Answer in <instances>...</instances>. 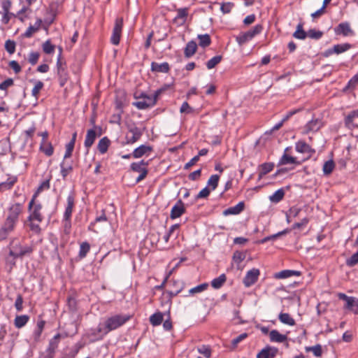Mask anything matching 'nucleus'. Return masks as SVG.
Returning <instances> with one entry per match:
<instances>
[{
	"instance_id": "1",
	"label": "nucleus",
	"mask_w": 358,
	"mask_h": 358,
	"mask_svg": "<svg viewBox=\"0 0 358 358\" xmlns=\"http://www.w3.org/2000/svg\"><path fill=\"white\" fill-rule=\"evenodd\" d=\"M130 319V316L127 315H115L108 317L105 323L104 328L99 326V331L108 333L110 331L115 330L118 327L122 326Z\"/></svg>"
},
{
	"instance_id": "2",
	"label": "nucleus",
	"mask_w": 358,
	"mask_h": 358,
	"mask_svg": "<svg viewBox=\"0 0 358 358\" xmlns=\"http://www.w3.org/2000/svg\"><path fill=\"white\" fill-rule=\"evenodd\" d=\"M162 90H157L154 95H147L141 93L140 96H135L138 101L133 103V105L139 110H145L155 105L158 96L161 94Z\"/></svg>"
},
{
	"instance_id": "3",
	"label": "nucleus",
	"mask_w": 358,
	"mask_h": 358,
	"mask_svg": "<svg viewBox=\"0 0 358 358\" xmlns=\"http://www.w3.org/2000/svg\"><path fill=\"white\" fill-rule=\"evenodd\" d=\"M36 197V194H34L29 203L28 210L29 211V215L27 220H36L37 222H41L43 220V216L41 213L42 205L35 202Z\"/></svg>"
},
{
	"instance_id": "4",
	"label": "nucleus",
	"mask_w": 358,
	"mask_h": 358,
	"mask_svg": "<svg viewBox=\"0 0 358 358\" xmlns=\"http://www.w3.org/2000/svg\"><path fill=\"white\" fill-rule=\"evenodd\" d=\"M262 30V27L259 24H257L249 31L241 33L236 37V41L239 45H243V44L252 40L256 35L259 34Z\"/></svg>"
},
{
	"instance_id": "5",
	"label": "nucleus",
	"mask_w": 358,
	"mask_h": 358,
	"mask_svg": "<svg viewBox=\"0 0 358 358\" xmlns=\"http://www.w3.org/2000/svg\"><path fill=\"white\" fill-rule=\"evenodd\" d=\"M148 162H145L144 160L131 164V169L134 172L140 173V175L136 178V182H141L146 177L148 174Z\"/></svg>"
},
{
	"instance_id": "6",
	"label": "nucleus",
	"mask_w": 358,
	"mask_h": 358,
	"mask_svg": "<svg viewBox=\"0 0 358 358\" xmlns=\"http://www.w3.org/2000/svg\"><path fill=\"white\" fill-rule=\"evenodd\" d=\"M32 250L31 246L18 244L13 247V249L10 251V255L14 257H23L30 254Z\"/></svg>"
},
{
	"instance_id": "7",
	"label": "nucleus",
	"mask_w": 358,
	"mask_h": 358,
	"mask_svg": "<svg viewBox=\"0 0 358 358\" xmlns=\"http://www.w3.org/2000/svg\"><path fill=\"white\" fill-rule=\"evenodd\" d=\"M123 25V20L122 18H117L115 20V26L113 30V34L111 36V43L113 45H118L120 40V36L122 33V29Z\"/></svg>"
},
{
	"instance_id": "8",
	"label": "nucleus",
	"mask_w": 358,
	"mask_h": 358,
	"mask_svg": "<svg viewBox=\"0 0 358 358\" xmlns=\"http://www.w3.org/2000/svg\"><path fill=\"white\" fill-rule=\"evenodd\" d=\"M345 125L350 129L358 128V108L350 112L345 116Z\"/></svg>"
},
{
	"instance_id": "9",
	"label": "nucleus",
	"mask_w": 358,
	"mask_h": 358,
	"mask_svg": "<svg viewBox=\"0 0 358 358\" xmlns=\"http://www.w3.org/2000/svg\"><path fill=\"white\" fill-rule=\"evenodd\" d=\"M259 274V270L257 268H252L248 271L243 279L245 286L248 287L255 284L257 282Z\"/></svg>"
},
{
	"instance_id": "10",
	"label": "nucleus",
	"mask_w": 358,
	"mask_h": 358,
	"mask_svg": "<svg viewBox=\"0 0 358 358\" xmlns=\"http://www.w3.org/2000/svg\"><path fill=\"white\" fill-rule=\"evenodd\" d=\"M16 223H17L16 221L6 217V220L2 228L0 230V239L1 240L5 239L7 237L8 234L14 230Z\"/></svg>"
},
{
	"instance_id": "11",
	"label": "nucleus",
	"mask_w": 358,
	"mask_h": 358,
	"mask_svg": "<svg viewBox=\"0 0 358 358\" xmlns=\"http://www.w3.org/2000/svg\"><path fill=\"white\" fill-rule=\"evenodd\" d=\"M322 127V122L320 119H313L303 127V133L316 132Z\"/></svg>"
},
{
	"instance_id": "12",
	"label": "nucleus",
	"mask_w": 358,
	"mask_h": 358,
	"mask_svg": "<svg viewBox=\"0 0 358 358\" xmlns=\"http://www.w3.org/2000/svg\"><path fill=\"white\" fill-rule=\"evenodd\" d=\"M185 211L184 203L179 200L171 208L170 217L172 220L180 217Z\"/></svg>"
},
{
	"instance_id": "13",
	"label": "nucleus",
	"mask_w": 358,
	"mask_h": 358,
	"mask_svg": "<svg viewBox=\"0 0 358 358\" xmlns=\"http://www.w3.org/2000/svg\"><path fill=\"white\" fill-rule=\"evenodd\" d=\"M188 8H181L176 10L177 15L173 19L174 23L178 25H183L188 15Z\"/></svg>"
},
{
	"instance_id": "14",
	"label": "nucleus",
	"mask_w": 358,
	"mask_h": 358,
	"mask_svg": "<svg viewBox=\"0 0 358 358\" xmlns=\"http://www.w3.org/2000/svg\"><path fill=\"white\" fill-rule=\"evenodd\" d=\"M129 133L131 134V136H129V134L127 136V142L129 143H134L136 142L142 135L141 129L135 125L129 127Z\"/></svg>"
},
{
	"instance_id": "15",
	"label": "nucleus",
	"mask_w": 358,
	"mask_h": 358,
	"mask_svg": "<svg viewBox=\"0 0 358 358\" xmlns=\"http://www.w3.org/2000/svg\"><path fill=\"white\" fill-rule=\"evenodd\" d=\"M22 211V206L20 203H15L8 210L7 218L17 222L19 215Z\"/></svg>"
},
{
	"instance_id": "16",
	"label": "nucleus",
	"mask_w": 358,
	"mask_h": 358,
	"mask_svg": "<svg viewBox=\"0 0 358 358\" xmlns=\"http://www.w3.org/2000/svg\"><path fill=\"white\" fill-rule=\"evenodd\" d=\"M244 208H245L244 202L241 201L236 206L228 208L227 209L224 210L223 211V215L225 216H227L229 215H238L244 210Z\"/></svg>"
},
{
	"instance_id": "17",
	"label": "nucleus",
	"mask_w": 358,
	"mask_h": 358,
	"mask_svg": "<svg viewBox=\"0 0 358 358\" xmlns=\"http://www.w3.org/2000/svg\"><path fill=\"white\" fill-rule=\"evenodd\" d=\"M336 34H342L345 36H349L352 34V31L350 27V24L347 22H343L339 24L335 29Z\"/></svg>"
},
{
	"instance_id": "18",
	"label": "nucleus",
	"mask_w": 358,
	"mask_h": 358,
	"mask_svg": "<svg viewBox=\"0 0 358 358\" xmlns=\"http://www.w3.org/2000/svg\"><path fill=\"white\" fill-rule=\"evenodd\" d=\"M269 338L271 342L283 343L287 341L286 335L280 334L278 330L273 329L269 332Z\"/></svg>"
},
{
	"instance_id": "19",
	"label": "nucleus",
	"mask_w": 358,
	"mask_h": 358,
	"mask_svg": "<svg viewBox=\"0 0 358 358\" xmlns=\"http://www.w3.org/2000/svg\"><path fill=\"white\" fill-rule=\"evenodd\" d=\"M152 150V148L150 146L142 145L138 148H136L133 152V157L134 158H140L150 152Z\"/></svg>"
},
{
	"instance_id": "20",
	"label": "nucleus",
	"mask_w": 358,
	"mask_h": 358,
	"mask_svg": "<svg viewBox=\"0 0 358 358\" xmlns=\"http://www.w3.org/2000/svg\"><path fill=\"white\" fill-rule=\"evenodd\" d=\"M74 206V199L73 197L71 196H69L67 197V206L66 207L64 213V220H70L72 212H73V208Z\"/></svg>"
},
{
	"instance_id": "21",
	"label": "nucleus",
	"mask_w": 358,
	"mask_h": 358,
	"mask_svg": "<svg viewBox=\"0 0 358 358\" xmlns=\"http://www.w3.org/2000/svg\"><path fill=\"white\" fill-rule=\"evenodd\" d=\"M42 24V20L38 18L36 20V22L33 25H30L27 29L26 30L24 33V36L29 38L31 37L34 33L38 31L41 26Z\"/></svg>"
},
{
	"instance_id": "22",
	"label": "nucleus",
	"mask_w": 358,
	"mask_h": 358,
	"mask_svg": "<svg viewBox=\"0 0 358 358\" xmlns=\"http://www.w3.org/2000/svg\"><path fill=\"white\" fill-rule=\"evenodd\" d=\"M96 138V133L94 129H89L87 132L85 140V146L87 149L90 148L94 143L95 139Z\"/></svg>"
},
{
	"instance_id": "23",
	"label": "nucleus",
	"mask_w": 358,
	"mask_h": 358,
	"mask_svg": "<svg viewBox=\"0 0 358 358\" xmlns=\"http://www.w3.org/2000/svg\"><path fill=\"white\" fill-rule=\"evenodd\" d=\"M293 275L299 276L300 275V272L293 270H284L280 272L276 273L274 276L275 278L278 279H285Z\"/></svg>"
},
{
	"instance_id": "24",
	"label": "nucleus",
	"mask_w": 358,
	"mask_h": 358,
	"mask_svg": "<svg viewBox=\"0 0 358 358\" xmlns=\"http://www.w3.org/2000/svg\"><path fill=\"white\" fill-rule=\"evenodd\" d=\"M151 69L152 71L166 73L169 70V65L167 62L159 64L157 62H152L151 64Z\"/></svg>"
},
{
	"instance_id": "25",
	"label": "nucleus",
	"mask_w": 358,
	"mask_h": 358,
	"mask_svg": "<svg viewBox=\"0 0 358 358\" xmlns=\"http://www.w3.org/2000/svg\"><path fill=\"white\" fill-rule=\"evenodd\" d=\"M295 148L296 150L300 153H310L313 152V150L310 148V146L306 142L302 141H299L296 143Z\"/></svg>"
},
{
	"instance_id": "26",
	"label": "nucleus",
	"mask_w": 358,
	"mask_h": 358,
	"mask_svg": "<svg viewBox=\"0 0 358 358\" xmlns=\"http://www.w3.org/2000/svg\"><path fill=\"white\" fill-rule=\"evenodd\" d=\"M279 320L284 324L294 326L295 320L288 313H281L278 315Z\"/></svg>"
},
{
	"instance_id": "27",
	"label": "nucleus",
	"mask_w": 358,
	"mask_h": 358,
	"mask_svg": "<svg viewBox=\"0 0 358 358\" xmlns=\"http://www.w3.org/2000/svg\"><path fill=\"white\" fill-rule=\"evenodd\" d=\"M345 308L355 313H358V299L352 296L350 297L345 302Z\"/></svg>"
},
{
	"instance_id": "28",
	"label": "nucleus",
	"mask_w": 358,
	"mask_h": 358,
	"mask_svg": "<svg viewBox=\"0 0 358 358\" xmlns=\"http://www.w3.org/2000/svg\"><path fill=\"white\" fill-rule=\"evenodd\" d=\"M197 45L196 43L192 41L187 43L186 47L185 48V55L186 57H192L196 51Z\"/></svg>"
},
{
	"instance_id": "29",
	"label": "nucleus",
	"mask_w": 358,
	"mask_h": 358,
	"mask_svg": "<svg viewBox=\"0 0 358 358\" xmlns=\"http://www.w3.org/2000/svg\"><path fill=\"white\" fill-rule=\"evenodd\" d=\"M276 350L270 348L262 350L257 355V358H270L273 357Z\"/></svg>"
},
{
	"instance_id": "30",
	"label": "nucleus",
	"mask_w": 358,
	"mask_h": 358,
	"mask_svg": "<svg viewBox=\"0 0 358 358\" xmlns=\"http://www.w3.org/2000/svg\"><path fill=\"white\" fill-rule=\"evenodd\" d=\"M274 167L273 163H264L260 166V171L259 173V179H261L264 176L271 172Z\"/></svg>"
},
{
	"instance_id": "31",
	"label": "nucleus",
	"mask_w": 358,
	"mask_h": 358,
	"mask_svg": "<svg viewBox=\"0 0 358 358\" xmlns=\"http://www.w3.org/2000/svg\"><path fill=\"white\" fill-rule=\"evenodd\" d=\"M36 0H26V3H27V6H24L17 13V17L22 22H23L26 17V16H24L23 15L27 13V11H29L30 9L29 8V6L31 5L32 3H35Z\"/></svg>"
},
{
	"instance_id": "32",
	"label": "nucleus",
	"mask_w": 358,
	"mask_h": 358,
	"mask_svg": "<svg viewBox=\"0 0 358 358\" xmlns=\"http://www.w3.org/2000/svg\"><path fill=\"white\" fill-rule=\"evenodd\" d=\"M164 320V315L157 312L150 317V322L153 326H158L162 324Z\"/></svg>"
},
{
	"instance_id": "33",
	"label": "nucleus",
	"mask_w": 358,
	"mask_h": 358,
	"mask_svg": "<svg viewBox=\"0 0 358 358\" xmlns=\"http://www.w3.org/2000/svg\"><path fill=\"white\" fill-rule=\"evenodd\" d=\"M110 145V141L107 137L102 138L98 143V150L101 154H104L107 152L108 146Z\"/></svg>"
},
{
	"instance_id": "34",
	"label": "nucleus",
	"mask_w": 358,
	"mask_h": 358,
	"mask_svg": "<svg viewBox=\"0 0 358 358\" xmlns=\"http://www.w3.org/2000/svg\"><path fill=\"white\" fill-rule=\"evenodd\" d=\"M226 280L227 278L225 274H222L212 280L211 285L215 289H220L226 282Z\"/></svg>"
},
{
	"instance_id": "35",
	"label": "nucleus",
	"mask_w": 358,
	"mask_h": 358,
	"mask_svg": "<svg viewBox=\"0 0 358 358\" xmlns=\"http://www.w3.org/2000/svg\"><path fill=\"white\" fill-rule=\"evenodd\" d=\"M284 196L285 191L282 189H279L269 196V199L273 203H278L283 199Z\"/></svg>"
},
{
	"instance_id": "36",
	"label": "nucleus",
	"mask_w": 358,
	"mask_h": 358,
	"mask_svg": "<svg viewBox=\"0 0 358 358\" xmlns=\"http://www.w3.org/2000/svg\"><path fill=\"white\" fill-rule=\"evenodd\" d=\"M29 319V316L25 315L17 316L14 321L15 326L17 328H22L27 323Z\"/></svg>"
},
{
	"instance_id": "37",
	"label": "nucleus",
	"mask_w": 358,
	"mask_h": 358,
	"mask_svg": "<svg viewBox=\"0 0 358 358\" xmlns=\"http://www.w3.org/2000/svg\"><path fill=\"white\" fill-rule=\"evenodd\" d=\"M293 36L297 39L303 40L307 37V32L303 29L301 24H299L296 30L293 34Z\"/></svg>"
},
{
	"instance_id": "38",
	"label": "nucleus",
	"mask_w": 358,
	"mask_h": 358,
	"mask_svg": "<svg viewBox=\"0 0 358 358\" xmlns=\"http://www.w3.org/2000/svg\"><path fill=\"white\" fill-rule=\"evenodd\" d=\"M220 176L218 175H212L208 180L207 185L208 187L210 188V190H215L217 187L219 182Z\"/></svg>"
},
{
	"instance_id": "39",
	"label": "nucleus",
	"mask_w": 358,
	"mask_h": 358,
	"mask_svg": "<svg viewBox=\"0 0 358 358\" xmlns=\"http://www.w3.org/2000/svg\"><path fill=\"white\" fill-rule=\"evenodd\" d=\"M351 45L349 43H342L337 44L333 47V51H334L335 54H341L350 48Z\"/></svg>"
},
{
	"instance_id": "40",
	"label": "nucleus",
	"mask_w": 358,
	"mask_h": 358,
	"mask_svg": "<svg viewBox=\"0 0 358 358\" xmlns=\"http://www.w3.org/2000/svg\"><path fill=\"white\" fill-rule=\"evenodd\" d=\"M199 44L201 47H207L210 44V38L208 34L199 35Z\"/></svg>"
},
{
	"instance_id": "41",
	"label": "nucleus",
	"mask_w": 358,
	"mask_h": 358,
	"mask_svg": "<svg viewBox=\"0 0 358 358\" xmlns=\"http://www.w3.org/2000/svg\"><path fill=\"white\" fill-rule=\"evenodd\" d=\"M41 149L47 156H51L53 154V147L50 143L45 141L41 144Z\"/></svg>"
},
{
	"instance_id": "42",
	"label": "nucleus",
	"mask_w": 358,
	"mask_h": 358,
	"mask_svg": "<svg viewBox=\"0 0 358 358\" xmlns=\"http://www.w3.org/2000/svg\"><path fill=\"white\" fill-rule=\"evenodd\" d=\"M246 257V254L243 252L236 251L233 255V261L236 264H240Z\"/></svg>"
},
{
	"instance_id": "43",
	"label": "nucleus",
	"mask_w": 358,
	"mask_h": 358,
	"mask_svg": "<svg viewBox=\"0 0 358 358\" xmlns=\"http://www.w3.org/2000/svg\"><path fill=\"white\" fill-rule=\"evenodd\" d=\"M287 232H288V230H284V231H280L275 234L265 237L264 238L259 241V243L263 244L269 241H274L279 236L286 234Z\"/></svg>"
},
{
	"instance_id": "44",
	"label": "nucleus",
	"mask_w": 358,
	"mask_h": 358,
	"mask_svg": "<svg viewBox=\"0 0 358 358\" xmlns=\"http://www.w3.org/2000/svg\"><path fill=\"white\" fill-rule=\"evenodd\" d=\"M61 174L64 178L66 177V176L71 171L72 166L71 164H67L64 160L61 164Z\"/></svg>"
},
{
	"instance_id": "45",
	"label": "nucleus",
	"mask_w": 358,
	"mask_h": 358,
	"mask_svg": "<svg viewBox=\"0 0 358 358\" xmlns=\"http://www.w3.org/2000/svg\"><path fill=\"white\" fill-rule=\"evenodd\" d=\"M295 162H296V159L294 157L289 156L286 153H285L282 156V157L279 162V165L291 164H294Z\"/></svg>"
},
{
	"instance_id": "46",
	"label": "nucleus",
	"mask_w": 358,
	"mask_h": 358,
	"mask_svg": "<svg viewBox=\"0 0 358 358\" xmlns=\"http://www.w3.org/2000/svg\"><path fill=\"white\" fill-rule=\"evenodd\" d=\"M335 164L332 160H329L326 162L323 165V172L325 175L330 174L333 170L334 169Z\"/></svg>"
},
{
	"instance_id": "47",
	"label": "nucleus",
	"mask_w": 358,
	"mask_h": 358,
	"mask_svg": "<svg viewBox=\"0 0 358 358\" xmlns=\"http://www.w3.org/2000/svg\"><path fill=\"white\" fill-rule=\"evenodd\" d=\"M199 353L203 355L206 358H210L211 356L210 348L208 345H201L197 348Z\"/></svg>"
},
{
	"instance_id": "48",
	"label": "nucleus",
	"mask_w": 358,
	"mask_h": 358,
	"mask_svg": "<svg viewBox=\"0 0 358 358\" xmlns=\"http://www.w3.org/2000/svg\"><path fill=\"white\" fill-rule=\"evenodd\" d=\"M323 36V33L321 31L316 30L315 29H312L308 31L307 37H309L312 39H320Z\"/></svg>"
},
{
	"instance_id": "49",
	"label": "nucleus",
	"mask_w": 358,
	"mask_h": 358,
	"mask_svg": "<svg viewBox=\"0 0 358 358\" xmlns=\"http://www.w3.org/2000/svg\"><path fill=\"white\" fill-rule=\"evenodd\" d=\"M221 56H215L207 62L206 66L208 69H211L214 68L217 64H218L221 62Z\"/></svg>"
},
{
	"instance_id": "50",
	"label": "nucleus",
	"mask_w": 358,
	"mask_h": 358,
	"mask_svg": "<svg viewBox=\"0 0 358 358\" xmlns=\"http://www.w3.org/2000/svg\"><path fill=\"white\" fill-rule=\"evenodd\" d=\"M42 48L45 53L52 54L55 51V46L51 43L50 40H48L43 44Z\"/></svg>"
},
{
	"instance_id": "51",
	"label": "nucleus",
	"mask_w": 358,
	"mask_h": 358,
	"mask_svg": "<svg viewBox=\"0 0 358 358\" xmlns=\"http://www.w3.org/2000/svg\"><path fill=\"white\" fill-rule=\"evenodd\" d=\"M208 287V283H203L198 286H196L189 290V293L191 294H194L196 293H200L206 290Z\"/></svg>"
},
{
	"instance_id": "52",
	"label": "nucleus",
	"mask_w": 358,
	"mask_h": 358,
	"mask_svg": "<svg viewBox=\"0 0 358 358\" xmlns=\"http://www.w3.org/2000/svg\"><path fill=\"white\" fill-rule=\"evenodd\" d=\"M306 350L307 352H312L315 356L320 357L322 355V348L320 345H316L315 346L306 347Z\"/></svg>"
},
{
	"instance_id": "53",
	"label": "nucleus",
	"mask_w": 358,
	"mask_h": 358,
	"mask_svg": "<svg viewBox=\"0 0 358 358\" xmlns=\"http://www.w3.org/2000/svg\"><path fill=\"white\" fill-rule=\"evenodd\" d=\"M90 246L87 242L83 243L80 246L79 256L83 258L86 256L87 252L90 251Z\"/></svg>"
},
{
	"instance_id": "54",
	"label": "nucleus",
	"mask_w": 358,
	"mask_h": 358,
	"mask_svg": "<svg viewBox=\"0 0 358 358\" xmlns=\"http://www.w3.org/2000/svg\"><path fill=\"white\" fill-rule=\"evenodd\" d=\"M5 49L9 54H13L15 51V41L11 40H7L5 43Z\"/></svg>"
},
{
	"instance_id": "55",
	"label": "nucleus",
	"mask_w": 358,
	"mask_h": 358,
	"mask_svg": "<svg viewBox=\"0 0 358 358\" xmlns=\"http://www.w3.org/2000/svg\"><path fill=\"white\" fill-rule=\"evenodd\" d=\"M29 226L30 230L32 231L35 234H39L41 231V229L39 225V224L41 222H37L36 220H31V221H29Z\"/></svg>"
},
{
	"instance_id": "56",
	"label": "nucleus",
	"mask_w": 358,
	"mask_h": 358,
	"mask_svg": "<svg viewBox=\"0 0 358 358\" xmlns=\"http://www.w3.org/2000/svg\"><path fill=\"white\" fill-rule=\"evenodd\" d=\"M43 87V83L41 81L36 82L35 85H34V88L32 89L31 94L34 96L37 97L40 91L42 90Z\"/></svg>"
},
{
	"instance_id": "57",
	"label": "nucleus",
	"mask_w": 358,
	"mask_h": 358,
	"mask_svg": "<svg viewBox=\"0 0 358 358\" xmlns=\"http://www.w3.org/2000/svg\"><path fill=\"white\" fill-rule=\"evenodd\" d=\"M234 7V3L231 2L223 3L221 5L220 10L224 14L229 13Z\"/></svg>"
},
{
	"instance_id": "58",
	"label": "nucleus",
	"mask_w": 358,
	"mask_h": 358,
	"mask_svg": "<svg viewBox=\"0 0 358 358\" xmlns=\"http://www.w3.org/2000/svg\"><path fill=\"white\" fill-rule=\"evenodd\" d=\"M74 145H73V142H69L66 145V152L64 156V160H66V159L69 158L71 156L72 152L74 148Z\"/></svg>"
},
{
	"instance_id": "59",
	"label": "nucleus",
	"mask_w": 358,
	"mask_h": 358,
	"mask_svg": "<svg viewBox=\"0 0 358 358\" xmlns=\"http://www.w3.org/2000/svg\"><path fill=\"white\" fill-rule=\"evenodd\" d=\"M357 264H358V252L352 255L346 260V264L349 266H353Z\"/></svg>"
},
{
	"instance_id": "60",
	"label": "nucleus",
	"mask_w": 358,
	"mask_h": 358,
	"mask_svg": "<svg viewBox=\"0 0 358 358\" xmlns=\"http://www.w3.org/2000/svg\"><path fill=\"white\" fill-rule=\"evenodd\" d=\"M248 337V334L246 333H243L241 334H240L239 336H238L237 337L234 338L232 341H231V345L234 348L236 347L237 345L241 342L242 341H243L244 339H245L246 338Z\"/></svg>"
},
{
	"instance_id": "61",
	"label": "nucleus",
	"mask_w": 358,
	"mask_h": 358,
	"mask_svg": "<svg viewBox=\"0 0 358 358\" xmlns=\"http://www.w3.org/2000/svg\"><path fill=\"white\" fill-rule=\"evenodd\" d=\"M39 53L36 52H32L29 55V62L32 65H34L37 63L38 58H39Z\"/></svg>"
},
{
	"instance_id": "62",
	"label": "nucleus",
	"mask_w": 358,
	"mask_h": 358,
	"mask_svg": "<svg viewBox=\"0 0 358 358\" xmlns=\"http://www.w3.org/2000/svg\"><path fill=\"white\" fill-rule=\"evenodd\" d=\"M13 85V80L12 78H8L3 82L0 83V90H6L9 87Z\"/></svg>"
},
{
	"instance_id": "63",
	"label": "nucleus",
	"mask_w": 358,
	"mask_h": 358,
	"mask_svg": "<svg viewBox=\"0 0 358 358\" xmlns=\"http://www.w3.org/2000/svg\"><path fill=\"white\" fill-rule=\"evenodd\" d=\"M181 113H191L193 112V108L189 106L187 102H184L180 109Z\"/></svg>"
},
{
	"instance_id": "64",
	"label": "nucleus",
	"mask_w": 358,
	"mask_h": 358,
	"mask_svg": "<svg viewBox=\"0 0 358 358\" xmlns=\"http://www.w3.org/2000/svg\"><path fill=\"white\" fill-rule=\"evenodd\" d=\"M210 191L211 190L210 189L209 187H204L199 192V194L196 196V199L206 198L210 194Z\"/></svg>"
}]
</instances>
